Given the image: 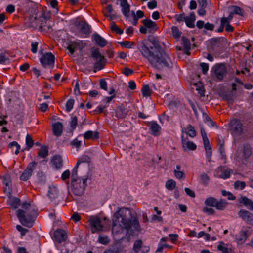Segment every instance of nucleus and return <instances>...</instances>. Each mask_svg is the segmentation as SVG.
Returning a JSON list of instances; mask_svg holds the SVG:
<instances>
[{"label":"nucleus","mask_w":253,"mask_h":253,"mask_svg":"<svg viewBox=\"0 0 253 253\" xmlns=\"http://www.w3.org/2000/svg\"><path fill=\"white\" fill-rule=\"evenodd\" d=\"M200 66L202 69V72L204 74H206L209 69V65L207 63H202L200 64Z\"/></svg>","instance_id":"0e129e2a"},{"label":"nucleus","mask_w":253,"mask_h":253,"mask_svg":"<svg viewBox=\"0 0 253 253\" xmlns=\"http://www.w3.org/2000/svg\"><path fill=\"white\" fill-rule=\"evenodd\" d=\"M233 12L234 14H238L239 15H243V10L242 9L238 7V6H233Z\"/></svg>","instance_id":"e2e57ef3"},{"label":"nucleus","mask_w":253,"mask_h":253,"mask_svg":"<svg viewBox=\"0 0 253 253\" xmlns=\"http://www.w3.org/2000/svg\"><path fill=\"white\" fill-rule=\"evenodd\" d=\"M133 250L136 253H146L149 250L148 247H143L141 240H137L133 244Z\"/></svg>","instance_id":"2eb2a0df"},{"label":"nucleus","mask_w":253,"mask_h":253,"mask_svg":"<svg viewBox=\"0 0 253 253\" xmlns=\"http://www.w3.org/2000/svg\"><path fill=\"white\" fill-rule=\"evenodd\" d=\"M90 56L94 59L95 62L93 66V71L96 72L104 68L106 59L102 55L98 48L92 47L91 48Z\"/></svg>","instance_id":"423d86ee"},{"label":"nucleus","mask_w":253,"mask_h":253,"mask_svg":"<svg viewBox=\"0 0 253 253\" xmlns=\"http://www.w3.org/2000/svg\"><path fill=\"white\" fill-rule=\"evenodd\" d=\"M176 182L172 179L169 180L166 183V188L169 190H172L175 188Z\"/></svg>","instance_id":"c03bdc74"},{"label":"nucleus","mask_w":253,"mask_h":253,"mask_svg":"<svg viewBox=\"0 0 253 253\" xmlns=\"http://www.w3.org/2000/svg\"><path fill=\"white\" fill-rule=\"evenodd\" d=\"M127 108H126L123 104L119 106L116 110V117L118 119L125 118L127 114Z\"/></svg>","instance_id":"f3484780"},{"label":"nucleus","mask_w":253,"mask_h":253,"mask_svg":"<svg viewBox=\"0 0 253 253\" xmlns=\"http://www.w3.org/2000/svg\"><path fill=\"white\" fill-rule=\"evenodd\" d=\"M4 191L5 193L11 195L12 192V184L9 175H5L3 179Z\"/></svg>","instance_id":"6ab92c4d"},{"label":"nucleus","mask_w":253,"mask_h":253,"mask_svg":"<svg viewBox=\"0 0 253 253\" xmlns=\"http://www.w3.org/2000/svg\"><path fill=\"white\" fill-rule=\"evenodd\" d=\"M137 48L141 55L146 58L151 65L157 70L165 66L171 67V61L164 51L160 42L154 39H145L137 44Z\"/></svg>","instance_id":"f257e3e1"},{"label":"nucleus","mask_w":253,"mask_h":253,"mask_svg":"<svg viewBox=\"0 0 253 253\" xmlns=\"http://www.w3.org/2000/svg\"><path fill=\"white\" fill-rule=\"evenodd\" d=\"M39 53L42 54L40 61L42 66L44 68L51 67L53 68L55 62L54 55L51 52L43 53V50H40Z\"/></svg>","instance_id":"0eeeda50"},{"label":"nucleus","mask_w":253,"mask_h":253,"mask_svg":"<svg viewBox=\"0 0 253 253\" xmlns=\"http://www.w3.org/2000/svg\"><path fill=\"white\" fill-rule=\"evenodd\" d=\"M216 171L217 172H221V174L218 176L224 179L229 178L230 176L231 173L233 171V170L230 169L225 168L222 167H218L216 169Z\"/></svg>","instance_id":"a211bd4d"},{"label":"nucleus","mask_w":253,"mask_h":253,"mask_svg":"<svg viewBox=\"0 0 253 253\" xmlns=\"http://www.w3.org/2000/svg\"><path fill=\"white\" fill-rule=\"evenodd\" d=\"M119 43L121 45V46L127 48H131L132 47V45H130V42L129 41H125L123 42H120Z\"/></svg>","instance_id":"69168bd1"},{"label":"nucleus","mask_w":253,"mask_h":253,"mask_svg":"<svg viewBox=\"0 0 253 253\" xmlns=\"http://www.w3.org/2000/svg\"><path fill=\"white\" fill-rule=\"evenodd\" d=\"M83 47H80V42H71L70 44H69L68 46L67 47V49L69 50L70 52L73 54L75 50H77L78 49H81Z\"/></svg>","instance_id":"473e14b6"},{"label":"nucleus","mask_w":253,"mask_h":253,"mask_svg":"<svg viewBox=\"0 0 253 253\" xmlns=\"http://www.w3.org/2000/svg\"><path fill=\"white\" fill-rule=\"evenodd\" d=\"M71 186L73 193L77 196H82L86 186L87 178L81 179L78 177L77 174L74 175L73 173L71 174Z\"/></svg>","instance_id":"39448f33"},{"label":"nucleus","mask_w":253,"mask_h":253,"mask_svg":"<svg viewBox=\"0 0 253 253\" xmlns=\"http://www.w3.org/2000/svg\"><path fill=\"white\" fill-rule=\"evenodd\" d=\"M148 7L152 9L157 7V1L155 0H153L149 2L147 4Z\"/></svg>","instance_id":"774afa93"},{"label":"nucleus","mask_w":253,"mask_h":253,"mask_svg":"<svg viewBox=\"0 0 253 253\" xmlns=\"http://www.w3.org/2000/svg\"><path fill=\"white\" fill-rule=\"evenodd\" d=\"M37 177L38 180L40 183H43L45 182V176L43 172H39L37 174Z\"/></svg>","instance_id":"13d9d810"},{"label":"nucleus","mask_w":253,"mask_h":253,"mask_svg":"<svg viewBox=\"0 0 253 253\" xmlns=\"http://www.w3.org/2000/svg\"><path fill=\"white\" fill-rule=\"evenodd\" d=\"M252 234L251 230L250 228H242L238 235H236L235 239L239 244L244 243L246 239Z\"/></svg>","instance_id":"9d476101"},{"label":"nucleus","mask_w":253,"mask_h":253,"mask_svg":"<svg viewBox=\"0 0 253 253\" xmlns=\"http://www.w3.org/2000/svg\"><path fill=\"white\" fill-rule=\"evenodd\" d=\"M235 93L232 91H228L220 93V96L226 100H232L235 98Z\"/></svg>","instance_id":"7c9ffc66"},{"label":"nucleus","mask_w":253,"mask_h":253,"mask_svg":"<svg viewBox=\"0 0 253 253\" xmlns=\"http://www.w3.org/2000/svg\"><path fill=\"white\" fill-rule=\"evenodd\" d=\"M195 15L194 13H191L189 17L186 16L185 22L186 25L189 28H193L195 27Z\"/></svg>","instance_id":"2f4dec72"},{"label":"nucleus","mask_w":253,"mask_h":253,"mask_svg":"<svg viewBox=\"0 0 253 253\" xmlns=\"http://www.w3.org/2000/svg\"><path fill=\"white\" fill-rule=\"evenodd\" d=\"M171 31L172 35L175 38H179L180 36V35L181 34V32L179 30V29L177 28L176 26H173L171 27Z\"/></svg>","instance_id":"3c124183"},{"label":"nucleus","mask_w":253,"mask_h":253,"mask_svg":"<svg viewBox=\"0 0 253 253\" xmlns=\"http://www.w3.org/2000/svg\"><path fill=\"white\" fill-rule=\"evenodd\" d=\"M26 144L28 150H29L30 149H31L34 145V141H33L31 136L29 134H27L26 136Z\"/></svg>","instance_id":"a18cd8bd"},{"label":"nucleus","mask_w":253,"mask_h":253,"mask_svg":"<svg viewBox=\"0 0 253 253\" xmlns=\"http://www.w3.org/2000/svg\"><path fill=\"white\" fill-rule=\"evenodd\" d=\"M55 239L59 243L65 241L67 239V235L65 231L62 229H58L54 232Z\"/></svg>","instance_id":"aec40b11"},{"label":"nucleus","mask_w":253,"mask_h":253,"mask_svg":"<svg viewBox=\"0 0 253 253\" xmlns=\"http://www.w3.org/2000/svg\"><path fill=\"white\" fill-rule=\"evenodd\" d=\"M173 172H174V174L175 176L177 179H180L185 177L184 173L181 171L174 170Z\"/></svg>","instance_id":"5fc2aeb1"},{"label":"nucleus","mask_w":253,"mask_h":253,"mask_svg":"<svg viewBox=\"0 0 253 253\" xmlns=\"http://www.w3.org/2000/svg\"><path fill=\"white\" fill-rule=\"evenodd\" d=\"M216 200L217 199L215 198L210 197L206 199L205 204L209 206L215 207Z\"/></svg>","instance_id":"ea45409f"},{"label":"nucleus","mask_w":253,"mask_h":253,"mask_svg":"<svg viewBox=\"0 0 253 253\" xmlns=\"http://www.w3.org/2000/svg\"><path fill=\"white\" fill-rule=\"evenodd\" d=\"M76 26L80 31L83 34L87 35L90 33V27L85 22L80 21L77 23Z\"/></svg>","instance_id":"dca6fc26"},{"label":"nucleus","mask_w":253,"mask_h":253,"mask_svg":"<svg viewBox=\"0 0 253 253\" xmlns=\"http://www.w3.org/2000/svg\"><path fill=\"white\" fill-rule=\"evenodd\" d=\"M48 155V147L46 146H42L38 152V156L42 158H46Z\"/></svg>","instance_id":"f704fd0d"},{"label":"nucleus","mask_w":253,"mask_h":253,"mask_svg":"<svg viewBox=\"0 0 253 253\" xmlns=\"http://www.w3.org/2000/svg\"><path fill=\"white\" fill-rule=\"evenodd\" d=\"M181 143L182 149L185 152L188 150L194 151L197 148L196 145L192 141H189L187 137L184 138L182 136Z\"/></svg>","instance_id":"4468645a"},{"label":"nucleus","mask_w":253,"mask_h":253,"mask_svg":"<svg viewBox=\"0 0 253 253\" xmlns=\"http://www.w3.org/2000/svg\"><path fill=\"white\" fill-rule=\"evenodd\" d=\"M142 23L146 28L152 31H156L158 29L156 23L150 19H145L142 20Z\"/></svg>","instance_id":"cd10ccee"},{"label":"nucleus","mask_w":253,"mask_h":253,"mask_svg":"<svg viewBox=\"0 0 253 253\" xmlns=\"http://www.w3.org/2000/svg\"><path fill=\"white\" fill-rule=\"evenodd\" d=\"M240 202L243 204L249 210L253 211V201L246 197L241 198Z\"/></svg>","instance_id":"c756f323"},{"label":"nucleus","mask_w":253,"mask_h":253,"mask_svg":"<svg viewBox=\"0 0 253 253\" xmlns=\"http://www.w3.org/2000/svg\"><path fill=\"white\" fill-rule=\"evenodd\" d=\"M182 42L183 45L184 53L187 55H190V50L191 49V43L190 40L185 37H182Z\"/></svg>","instance_id":"bb28decb"},{"label":"nucleus","mask_w":253,"mask_h":253,"mask_svg":"<svg viewBox=\"0 0 253 253\" xmlns=\"http://www.w3.org/2000/svg\"><path fill=\"white\" fill-rule=\"evenodd\" d=\"M219 151L220 153L222 159H226V155H225V153L223 142H222L219 144Z\"/></svg>","instance_id":"864d4df0"},{"label":"nucleus","mask_w":253,"mask_h":253,"mask_svg":"<svg viewBox=\"0 0 253 253\" xmlns=\"http://www.w3.org/2000/svg\"><path fill=\"white\" fill-rule=\"evenodd\" d=\"M120 5L122 8V12L123 14L126 18H129V13L130 11V5L128 3L127 1L121 2Z\"/></svg>","instance_id":"a878e982"},{"label":"nucleus","mask_w":253,"mask_h":253,"mask_svg":"<svg viewBox=\"0 0 253 253\" xmlns=\"http://www.w3.org/2000/svg\"><path fill=\"white\" fill-rule=\"evenodd\" d=\"M119 209L114 214L112 232L113 235L121 234L126 230L127 233L132 235L135 231L140 232L142 231L138 218L137 216L131 217V219H126L121 215Z\"/></svg>","instance_id":"f03ea898"},{"label":"nucleus","mask_w":253,"mask_h":253,"mask_svg":"<svg viewBox=\"0 0 253 253\" xmlns=\"http://www.w3.org/2000/svg\"><path fill=\"white\" fill-rule=\"evenodd\" d=\"M141 92L144 97H149L151 94V91L148 85H145L142 88Z\"/></svg>","instance_id":"79ce46f5"},{"label":"nucleus","mask_w":253,"mask_h":253,"mask_svg":"<svg viewBox=\"0 0 253 253\" xmlns=\"http://www.w3.org/2000/svg\"><path fill=\"white\" fill-rule=\"evenodd\" d=\"M16 229L19 232L21 233V234L22 236H24L28 231L27 229L23 228L21 226L19 225L16 226Z\"/></svg>","instance_id":"680f3d73"},{"label":"nucleus","mask_w":253,"mask_h":253,"mask_svg":"<svg viewBox=\"0 0 253 253\" xmlns=\"http://www.w3.org/2000/svg\"><path fill=\"white\" fill-rule=\"evenodd\" d=\"M204 147L206 151V157H207L208 161L210 162L212 155L211 146L210 143L204 145Z\"/></svg>","instance_id":"a19ab883"},{"label":"nucleus","mask_w":253,"mask_h":253,"mask_svg":"<svg viewBox=\"0 0 253 253\" xmlns=\"http://www.w3.org/2000/svg\"><path fill=\"white\" fill-rule=\"evenodd\" d=\"M48 196L51 200H53L58 196V191L57 188L55 187H49L48 190Z\"/></svg>","instance_id":"72a5a7b5"},{"label":"nucleus","mask_w":253,"mask_h":253,"mask_svg":"<svg viewBox=\"0 0 253 253\" xmlns=\"http://www.w3.org/2000/svg\"><path fill=\"white\" fill-rule=\"evenodd\" d=\"M187 133L191 137H194L196 135V132L194 128L191 125H188L187 127Z\"/></svg>","instance_id":"de8ad7c7"},{"label":"nucleus","mask_w":253,"mask_h":253,"mask_svg":"<svg viewBox=\"0 0 253 253\" xmlns=\"http://www.w3.org/2000/svg\"><path fill=\"white\" fill-rule=\"evenodd\" d=\"M7 203L11 208L16 209L20 205V200L17 197L9 196Z\"/></svg>","instance_id":"5701e85b"},{"label":"nucleus","mask_w":253,"mask_h":253,"mask_svg":"<svg viewBox=\"0 0 253 253\" xmlns=\"http://www.w3.org/2000/svg\"><path fill=\"white\" fill-rule=\"evenodd\" d=\"M71 145L73 148H79L81 145V141L75 139L72 141Z\"/></svg>","instance_id":"052dcab7"},{"label":"nucleus","mask_w":253,"mask_h":253,"mask_svg":"<svg viewBox=\"0 0 253 253\" xmlns=\"http://www.w3.org/2000/svg\"><path fill=\"white\" fill-rule=\"evenodd\" d=\"M230 131L234 136H238L242 134L243 131V125L240 120L233 119L229 124Z\"/></svg>","instance_id":"6e6552de"},{"label":"nucleus","mask_w":253,"mask_h":253,"mask_svg":"<svg viewBox=\"0 0 253 253\" xmlns=\"http://www.w3.org/2000/svg\"><path fill=\"white\" fill-rule=\"evenodd\" d=\"M78 123V119L76 116H73L71 118V121L70 122V125L73 129H74Z\"/></svg>","instance_id":"6e6d98bb"},{"label":"nucleus","mask_w":253,"mask_h":253,"mask_svg":"<svg viewBox=\"0 0 253 253\" xmlns=\"http://www.w3.org/2000/svg\"><path fill=\"white\" fill-rule=\"evenodd\" d=\"M53 165L58 169L62 166V160L60 156H55L52 160Z\"/></svg>","instance_id":"c9c22d12"},{"label":"nucleus","mask_w":253,"mask_h":253,"mask_svg":"<svg viewBox=\"0 0 253 253\" xmlns=\"http://www.w3.org/2000/svg\"><path fill=\"white\" fill-rule=\"evenodd\" d=\"M99 135L97 131H87L84 134V138L86 139L95 140L99 138Z\"/></svg>","instance_id":"c85d7f7f"},{"label":"nucleus","mask_w":253,"mask_h":253,"mask_svg":"<svg viewBox=\"0 0 253 253\" xmlns=\"http://www.w3.org/2000/svg\"><path fill=\"white\" fill-rule=\"evenodd\" d=\"M217 249L219 251H222V253H228L229 249L225 246L223 242H220L217 246Z\"/></svg>","instance_id":"49530a36"},{"label":"nucleus","mask_w":253,"mask_h":253,"mask_svg":"<svg viewBox=\"0 0 253 253\" xmlns=\"http://www.w3.org/2000/svg\"><path fill=\"white\" fill-rule=\"evenodd\" d=\"M70 176V172L69 170L65 171L61 175V178L63 180H65L68 179Z\"/></svg>","instance_id":"338daca9"},{"label":"nucleus","mask_w":253,"mask_h":253,"mask_svg":"<svg viewBox=\"0 0 253 253\" xmlns=\"http://www.w3.org/2000/svg\"><path fill=\"white\" fill-rule=\"evenodd\" d=\"M238 215L247 223L253 225V214L249 211L241 209L238 212Z\"/></svg>","instance_id":"ddd939ff"},{"label":"nucleus","mask_w":253,"mask_h":253,"mask_svg":"<svg viewBox=\"0 0 253 253\" xmlns=\"http://www.w3.org/2000/svg\"><path fill=\"white\" fill-rule=\"evenodd\" d=\"M203 211L204 213L208 215H212L214 213V210L212 208L204 207L203 209Z\"/></svg>","instance_id":"4d7b16f0"},{"label":"nucleus","mask_w":253,"mask_h":253,"mask_svg":"<svg viewBox=\"0 0 253 253\" xmlns=\"http://www.w3.org/2000/svg\"><path fill=\"white\" fill-rule=\"evenodd\" d=\"M110 241V239L108 236L103 234H100L98 236V242L103 245H107Z\"/></svg>","instance_id":"4c0bfd02"},{"label":"nucleus","mask_w":253,"mask_h":253,"mask_svg":"<svg viewBox=\"0 0 253 253\" xmlns=\"http://www.w3.org/2000/svg\"><path fill=\"white\" fill-rule=\"evenodd\" d=\"M226 39L222 37L212 38L211 40V42L212 44V47L214 48L216 45L219 46L221 44V42H224Z\"/></svg>","instance_id":"e433bc0d"},{"label":"nucleus","mask_w":253,"mask_h":253,"mask_svg":"<svg viewBox=\"0 0 253 253\" xmlns=\"http://www.w3.org/2000/svg\"><path fill=\"white\" fill-rule=\"evenodd\" d=\"M49 18L48 14L39 12L35 8L34 14L30 16L28 26L33 28H38L41 32H48L51 28Z\"/></svg>","instance_id":"20e7f679"},{"label":"nucleus","mask_w":253,"mask_h":253,"mask_svg":"<svg viewBox=\"0 0 253 253\" xmlns=\"http://www.w3.org/2000/svg\"><path fill=\"white\" fill-rule=\"evenodd\" d=\"M35 162H32L30 163L27 166L26 169L22 173L20 176V179L23 181H26L31 176L33 171L35 169V166L37 165Z\"/></svg>","instance_id":"9b49d317"},{"label":"nucleus","mask_w":253,"mask_h":253,"mask_svg":"<svg viewBox=\"0 0 253 253\" xmlns=\"http://www.w3.org/2000/svg\"><path fill=\"white\" fill-rule=\"evenodd\" d=\"M226 73V68L224 64H219L215 66L214 73L218 81H221Z\"/></svg>","instance_id":"f8f14e48"},{"label":"nucleus","mask_w":253,"mask_h":253,"mask_svg":"<svg viewBox=\"0 0 253 253\" xmlns=\"http://www.w3.org/2000/svg\"><path fill=\"white\" fill-rule=\"evenodd\" d=\"M53 134L58 137L60 136L63 131V125L61 122H58L54 123L52 125Z\"/></svg>","instance_id":"4be33fe9"},{"label":"nucleus","mask_w":253,"mask_h":253,"mask_svg":"<svg viewBox=\"0 0 253 253\" xmlns=\"http://www.w3.org/2000/svg\"><path fill=\"white\" fill-rule=\"evenodd\" d=\"M227 205V202L225 200L221 199L220 201L216 200L215 207L218 210H223Z\"/></svg>","instance_id":"58836bf2"},{"label":"nucleus","mask_w":253,"mask_h":253,"mask_svg":"<svg viewBox=\"0 0 253 253\" xmlns=\"http://www.w3.org/2000/svg\"><path fill=\"white\" fill-rule=\"evenodd\" d=\"M22 209L16 211V214L19 222L24 226L31 228L37 216V211L30 203L26 202L22 204Z\"/></svg>","instance_id":"7ed1b4c3"},{"label":"nucleus","mask_w":253,"mask_h":253,"mask_svg":"<svg viewBox=\"0 0 253 253\" xmlns=\"http://www.w3.org/2000/svg\"><path fill=\"white\" fill-rule=\"evenodd\" d=\"M90 162V158L87 155L82 156L79 159L76 163L75 167L73 168L72 172L75 175L77 174V169L80 164L82 163H88Z\"/></svg>","instance_id":"412c9836"},{"label":"nucleus","mask_w":253,"mask_h":253,"mask_svg":"<svg viewBox=\"0 0 253 253\" xmlns=\"http://www.w3.org/2000/svg\"><path fill=\"white\" fill-rule=\"evenodd\" d=\"M200 179L201 183L207 186L208 184L210 177L206 173H203L200 175Z\"/></svg>","instance_id":"37998d69"},{"label":"nucleus","mask_w":253,"mask_h":253,"mask_svg":"<svg viewBox=\"0 0 253 253\" xmlns=\"http://www.w3.org/2000/svg\"><path fill=\"white\" fill-rule=\"evenodd\" d=\"M111 29L116 32L118 34H122L123 33V30L118 27L114 22L111 23Z\"/></svg>","instance_id":"09e8293b"},{"label":"nucleus","mask_w":253,"mask_h":253,"mask_svg":"<svg viewBox=\"0 0 253 253\" xmlns=\"http://www.w3.org/2000/svg\"><path fill=\"white\" fill-rule=\"evenodd\" d=\"M88 222L92 233L102 231L103 226L99 218L97 217H90Z\"/></svg>","instance_id":"1a4fd4ad"},{"label":"nucleus","mask_w":253,"mask_h":253,"mask_svg":"<svg viewBox=\"0 0 253 253\" xmlns=\"http://www.w3.org/2000/svg\"><path fill=\"white\" fill-rule=\"evenodd\" d=\"M92 37L99 46L103 47L106 45L107 41L97 33L94 34L92 35Z\"/></svg>","instance_id":"393cba45"},{"label":"nucleus","mask_w":253,"mask_h":253,"mask_svg":"<svg viewBox=\"0 0 253 253\" xmlns=\"http://www.w3.org/2000/svg\"><path fill=\"white\" fill-rule=\"evenodd\" d=\"M74 99H69L66 104V109L67 112H69L72 109L74 104Z\"/></svg>","instance_id":"8fccbe9b"},{"label":"nucleus","mask_w":253,"mask_h":253,"mask_svg":"<svg viewBox=\"0 0 253 253\" xmlns=\"http://www.w3.org/2000/svg\"><path fill=\"white\" fill-rule=\"evenodd\" d=\"M148 126H150V128L152 131V134L154 136L158 135L161 128L160 126L155 121L149 122Z\"/></svg>","instance_id":"b1692460"},{"label":"nucleus","mask_w":253,"mask_h":253,"mask_svg":"<svg viewBox=\"0 0 253 253\" xmlns=\"http://www.w3.org/2000/svg\"><path fill=\"white\" fill-rule=\"evenodd\" d=\"M120 251L117 247L110 248L105 250L103 253H119Z\"/></svg>","instance_id":"bf43d9fd"},{"label":"nucleus","mask_w":253,"mask_h":253,"mask_svg":"<svg viewBox=\"0 0 253 253\" xmlns=\"http://www.w3.org/2000/svg\"><path fill=\"white\" fill-rule=\"evenodd\" d=\"M234 188L235 189H240L241 190L244 189L246 187V183L244 181H236L234 183Z\"/></svg>","instance_id":"603ef678"}]
</instances>
